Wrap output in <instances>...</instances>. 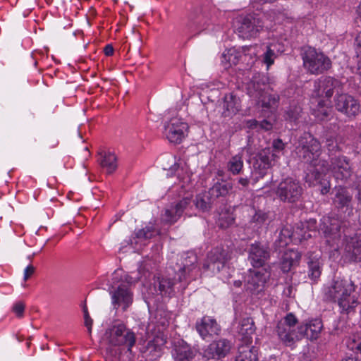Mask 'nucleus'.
Wrapping results in <instances>:
<instances>
[{
	"label": "nucleus",
	"instance_id": "nucleus-10",
	"mask_svg": "<svg viewBox=\"0 0 361 361\" xmlns=\"http://www.w3.org/2000/svg\"><path fill=\"white\" fill-rule=\"evenodd\" d=\"M275 193L281 202L295 203L300 200L303 187L298 179L288 177L278 184Z\"/></svg>",
	"mask_w": 361,
	"mask_h": 361
},
{
	"label": "nucleus",
	"instance_id": "nucleus-55",
	"mask_svg": "<svg viewBox=\"0 0 361 361\" xmlns=\"http://www.w3.org/2000/svg\"><path fill=\"white\" fill-rule=\"evenodd\" d=\"M250 183V180L248 178H240L238 179V183L240 184L243 187H247Z\"/></svg>",
	"mask_w": 361,
	"mask_h": 361
},
{
	"label": "nucleus",
	"instance_id": "nucleus-33",
	"mask_svg": "<svg viewBox=\"0 0 361 361\" xmlns=\"http://www.w3.org/2000/svg\"><path fill=\"white\" fill-rule=\"evenodd\" d=\"M300 259L299 252L294 250H286L281 258V269L283 272H288L293 266L296 264Z\"/></svg>",
	"mask_w": 361,
	"mask_h": 361
},
{
	"label": "nucleus",
	"instance_id": "nucleus-17",
	"mask_svg": "<svg viewBox=\"0 0 361 361\" xmlns=\"http://www.w3.org/2000/svg\"><path fill=\"white\" fill-rule=\"evenodd\" d=\"M197 262V257L192 252H185L180 255L176 263L180 282L193 279V273H197L198 271L196 266Z\"/></svg>",
	"mask_w": 361,
	"mask_h": 361
},
{
	"label": "nucleus",
	"instance_id": "nucleus-19",
	"mask_svg": "<svg viewBox=\"0 0 361 361\" xmlns=\"http://www.w3.org/2000/svg\"><path fill=\"white\" fill-rule=\"evenodd\" d=\"M270 274L265 269L250 271L247 277L245 288L252 295H258L264 291Z\"/></svg>",
	"mask_w": 361,
	"mask_h": 361
},
{
	"label": "nucleus",
	"instance_id": "nucleus-40",
	"mask_svg": "<svg viewBox=\"0 0 361 361\" xmlns=\"http://www.w3.org/2000/svg\"><path fill=\"white\" fill-rule=\"evenodd\" d=\"M341 140L338 136L329 135L326 138V147L329 152V156H336V154L341 150Z\"/></svg>",
	"mask_w": 361,
	"mask_h": 361
},
{
	"label": "nucleus",
	"instance_id": "nucleus-58",
	"mask_svg": "<svg viewBox=\"0 0 361 361\" xmlns=\"http://www.w3.org/2000/svg\"><path fill=\"white\" fill-rule=\"evenodd\" d=\"M83 313H84V319H88L90 317V314H89V312H88V310H87V308L86 306H85L83 307Z\"/></svg>",
	"mask_w": 361,
	"mask_h": 361
},
{
	"label": "nucleus",
	"instance_id": "nucleus-18",
	"mask_svg": "<svg viewBox=\"0 0 361 361\" xmlns=\"http://www.w3.org/2000/svg\"><path fill=\"white\" fill-rule=\"evenodd\" d=\"M231 343L225 338L214 341L202 350V357L206 361H216L226 357L230 352Z\"/></svg>",
	"mask_w": 361,
	"mask_h": 361
},
{
	"label": "nucleus",
	"instance_id": "nucleus-24",
	"mask_svg": "<svg viewBox=\"0 0 361 361\" xmlns=\"http://www.w3.org/2000/svg\"><path fill=\"white\" fill-rule=\"evenodd\" d=\"M312 114L318 121H326L333 116V106L331 100L312 97Z\"/></svg>",
	"mask_w": 361,
	"mask_h": 361
},
{
	"label": "nucleus",
	"instance_id": "nucleus-50",
	"mask_svg": "<svg viewBox=\"0 0 361 361\" xmlns=\"http://www.w3.org/2000/svg\"><path fill=\"white\" fill-rule=\"evenodd\" d=\"M164 159L173 164V165L169 167V171H171L173 172L178 170L180 163H178L176 161V159L175 157L168 154L165 156Z\"/></svg>",
	"mask_w": 361,
	"mask_h": 361
},
{
	"label": "nucleus",
	"instance_id": "nucleus-23",
	"mask_svg": "<svg viewBox=\"0 0 361 361\" xmlns=\"http://www.w3.org/2000/svg\"><path fill=\"white\" fill-rule=\"evenodd\" d=\"M195 329L204 340L219 335L221 330L216 319L207 315L202 317L196 322Z\"/></svg>",
	"mask_w": 361,
	"mask_h": 361
},
{
	"label": "nucleus",
	"instance_id": "nucleus-31",
	"mask_svg": "<svg viewBox=\"0 0 361 361\" xmlns=\"http://www.w3.org/2000/svg\"><path fill=\"white\" fill-rule=\"evenodd\" d=\"M163 344V343H159L158 338H154L147 343L142 352L146 359L150 361L156 360L161 355V345Z\"/></svg>",
	"mask_w": 361,
	"mask_h": 361
},
{
	"label": "nucleus",
	"instance_id": "nucleus-32",
	"mask_svg": "<svg viewBox=\"0 0 361 361\" xmlns=\"http://www.w3.org/2000/svg\"><path fill=\"white\" fill-rule=\"evenodd\" d=\"M255 324L251 318H245L241 320L239 326L238 333L242 336L244 343H251L252 336L255 333Z\"/></svg>",
	"mask_w": 361,
	"mask_h": 361
},
{
	"label": "nucleus",
	"instance_id": "nucleus-44",
	"mask_svg": "<svg viewBox=\"0 0 361 361\" xmlns=\"http://www.w3.org/2000/svg\"><path fill=\"white\" fill-rule=\"evenodd\" d=\"M157 233V231L154 225L149 224L145 228L136 232L135 235L137 238L149 239Z\"/></svg>",
	"mask_w": 361,
	"mask_h": 361
},
{
	"label": "nucleus",
	"instance_id": "nucleus-61",
	"mask_svg": "<svg viewBox=\"0 0 361 361\" xmlns=\"http://www.w3.org/2000/svg\"><path fill=\"white\" fill-rule=\"evenodd\" d=\"M357 18H360V20H361V3L360 4V5L357 7Z\"/></svg>",
	"mask_w": 361,
	"mask_h": 361
},
{
	"label": "nucleus",
	"instance_id": "nucleus-43",
	"mask_svg": "<svg viewBox=\"0 0 361 361\" xmlns=\"http://www.w3.org/2000/svg\"><path fill=\"white\" fill-rule=\"evenodd\" d=\"M271 156L277 161L279 157L283 154L285 148V144L281 139L274 140L272 142L271 147Z\"/></svg>",
	"mask_w": 361,
	"mask_h": 361
},
{
	"label": "nucleus",
	"instance_id": "nucleus-48",
	"mask_svg": "<svg viewBox=\"0 0 361 361\" xmlns=\"http://www.w3.org/2000/svg\"><path fill=\"white\" fill-rule=\"evenodd\" d=\"M270 114H267L265 116H267V118L262 120L259 122V128L263 129L266 131L270 130L273 128V124L274 121V118Z\"/></svg>",
	"mask_w": 361,
	"mask_h": 361
},
{
	"label": "nucleus",
	"instance_id": "nucleus-49",
	"mask_svg": "<svg viewBox=\"0 0 361 361\" xmlns=\"http://www.w3.org/2000/svg\"><path fill=\"white\" fill-rule=\"evenodd\" d=\"M12 310L18 317H22L25 310V305L22 302H17L13 305Z\"/></svg>",
	"mask_w": 361,
	"mask_h": 361
},
{
	"label": "nucleus",
	"instance_id": "nucleus-29",
	"mask_svg": "<svg viewBox=\"0 0 361 361\" xmlns=\"http://www.w3.org/2000/svg\"><path fill=\"white\" fill-rule=\"evenodd\" d=\"M271 92L269 91L268 94L264 93L263 96L257 99L264 116H266L267 114L273 115L278 107L279 96L276 93H271Z\"/></svg>",
	"mask_w": 361,
	"mask_h": 361
},
{
	"label": "nucleus",
	"instance_id": "nucleus-39",
	"mask_svg": "<svg viewBox=\"0 0 361 361\" xmlns=\"http://www.w3.org/2000/svg\"><path fill=\"white\" fill-rule=\"evenodd\" d=\"M158 286L160 294L163 296H171L173 292L174 282L170 279L158 278L155 286Z\"/></svg>",
	"mask_w": 361,
	"mask_h": 361
},
{
	"label": "nucleus",
	"instance_id": "nucleus-59",
	"mask_svg": "<svg viewBox=\"0 0 361 361\" xmlns=\"http://www.w3.org/2000/svg\"><path fill=\"white\" fill-rule=\"evenodd\" d=\"M342 361H358L357 358L355 357H345L342 360Z\"/></svg>",
	"mask_w": 361,
	"mask_h": 361
},
{
	"label": "nucleus",
	"instance_id": "nucleus-8",
	"mask_svg": "<svg viewBox=\"0 0 361 361\" xmlns=\"http://www.w3.org/2000/svg\"><path fill=\"white\" fill-rule=\"evenodd\" d=\"M106 336L109 343L114 346L125 345L128 352H132V348L136 342L135 334L128 329L123 322H115L106 331Z\"/></svg>",
	"mask_w": 361,
	"mask_h": 361
},
{
	"label": "nucleus",
	"instance_id": "nucleus-28",
	"mask_svg": "<svg viewBox=\"0 0 361 361\" xmlns=\"http://www.w3.org/2000/svg\"><path fill=\"white\" fill-rule=\"evenodd\" d=\"M262 61L268 70L274 63L276 59L283 51V46L278 42H273L262 47Z\"/></svg>",
	"mask_w": 361,
	"mask_h": 361
},
{
	"label": "nucleus",
	"instance_id": "nucleus-56",
	"mask_svg": "<svg viewBox=\"0 0 361 361\" xmlns=\"http://www.w3.org/2000/svg\"><path fill=\"white\" fill-rule=\"evenodd\" d=\"M247 125L251 128H259V122L257 120L252 119L247 121Z\"/></svg>",
	"mask_w": 361,
	"mask_h": 361
},
{
	"label": "nucleus",
	"instance_id": "nucleus-13",
	"mask_svg": "<svg viewBox=\"0 0 361 361\" xmlns=\"http://www.w3.org/2000/svg\"><path fill=\"white\" fill-rule=\"evenodd\" d=\"M335 109L348 118H355L361 111L358 99L348 93L337 92L334 97Z\"/></svg>",
	"mask_w": 361,
	"mask_h": 361
},
{
	"label": "nucleus",
	"instance_id": "nucleus-1",
	"mask_svg": "<svg viewBox=\"0 0 361 361\" xmlns=\"http://www.w3.org/2000/svg\"><path fill=\"white\" fill-rule=\"evenodd\" d=\"M297 154L302 160L310 165L307 169V178H320L322 173L330 171L337 183H348L353 175L349 159L344 156L331 158V165L319 159L322 146L319 141L309 133L304 132L298 139L296 146Z\"/></svg>",
	"mask_w": 361,
	"mask_h": 361
},
{
	"label": "nucleus",
	"instance_id": "nucleus-6",
	"mask_svg": "<svg viewBox=\"0 0 361 361\" xmlns=\"http://www.w3.org/2000/svg\"><path fill=\"white\" fill-rule=\"evenodd\" d=\"M350 228H341V235L338 243L334 247L329 245L334 250H343V256L350 262H361V235L357 233L351 235Z\"/></svg>",
	"mask_w": 361,
	"mask_h": 361
},
{
	"label": "nucleus",
	"instance_id": "nucleus-46",
	"mask_svg": "<svg viewBox=\"0 0 361 361\" xmlns=\"http://www.w3.org/2000/svg\"><path fill=\"white\" fill-rule=\"evenodd\" d=\"M301 112L302 109L300 106H290L286 112L285 118L290 122H295L300 116Z\"/></svg>",
	"mask_w": 361,
	"mask_h": 361
},
{
	"label": "nucleus",
	"instance_id": "nucleus-38",
	"mask_svg": "<svg viewBox=\"0 0 361 361\" xmlns=\"http://www.w3.org/2000/svg\"><path fill=\"white\" fill-rule=\"evenodd\" d=\"M243 160L241 154H238L231 157L226 164L228 172L235 176L240 173L243 169Z\"/></svg>",
	"mask_w": 361,
	"mask_h": 361
},
{
	"label": "nucleus",
	"instance_id": "nucleus-30",
	"mask_svg": "<svg viewBox=\"0 0 361 361\" xmlns=\"http://www.w3.org/2000/svg\"><path fill=\"white\" fill-rule=\"evenodd\" d=\"M98 161L100 166L111 174L114 173L118 166L117 158L114 153L109 151L102 150L98 153Z\"/></svg>",
	"mask_w": 361,
	"mask_h": 361
},
{
	"label": "nucleus",
	"instance_id": "nucleus-14",
	"mask_svg": "<svg viewBox=\"0 0 361 361\" xmlns=\"http://www.w3.org/2000/svg\"><path fill=\"white\" fill-rule=\"evenodd\" d=\"M342 86L340 80L330 76H323L314 82L312 97L330 100L335 90L338 91Z\"/></svg>",
	"mask_w": 361,
	"mask_h": 361
},
{
	"label": "nucleus",
	"instance_id": "nucleus-37",
	"mask_svg": "<svg viewBox=\"0 0 361 361\" xmlns=\"http://www.w3.org/2000/svg\"><path fill=\"white\" fill-rule=\"evenodd\" d=\"M302 228L298 227V238L300 240H307L312 237V233H315L317 228V221L314 219H310L305 223L301 224Z\"/></svg>",
	"mask_w": 361,
	"mask_h": 361
},
{
	"label": "nucleus",
	"instance_id": "nucleus-16",
	"mask_svg": "<svg viewBox=\"0 0 361 361\" xmlns=\"http://www.w3.org/2000/svg\"><path fill=\"white\" fill-rule=\"evenodd\" d=\"M188 124L178 117L171 118L164 125V133L171 143L179 144L188 135Z\"/></svg>",
	"mask_w": 361,
	"mask_h": 361
},
{
	"label": "nucleus",
	"instance_id": "nucleus-9",
	"mask_svg": "<svg viewBox=\"0 0 361 361\" xmlns=\"http://www.w3.org/2000/svg\"><path fill=\"white\" fill-rule=\"evenodd\" d=\"M302 58L305 68L311 74L323 73L331 66L330 59L312 47L306 48L302 54Z\"/></svg>",
	"mask_w": 361,
	"mask_h": 361
},
{
	"label": "nucleus",
	"instance_id": "nucleus-63",
	"mask_svg": "<svg viewBox=\"0 0 361 361\" xmlns=\"http://www.w3.org/2000/svg\"><path fill=\"white\" fill-rule=\"evenodd\" d=\"M262 1H264L265 3H272L276 1V0H261Z\"/></svg>",
	"mask_w": 361,
	"mask_h": 361
},
{
	"label": "nucleus",
	"instance_id": "nucleus-4",
	"mask_svg": "<svg viewBox=\"0 0 361 361\" xmlns=\"http://www.w3.org/2000/svg\"><path fill=\"white\" fill-rule=\"evenodd\" d=\"M232 190V183L221 180L214 183L208 191L197 195L195 199L189 197H184L183 199L187 200L189 216L196 215V210L202 212L209 210L217 199L226 197Z\"/></svg>",
	"mask_w": 361,
	"mask_h": 361
},
{
	"label": "nucleus",
	"instance_id": "nucleus-47",
	"mask_svg": "<svg viewBox=\"0 0 361 361\" xmlns=\"http://www.w3.org/2000/svg\"><path fill=\"white\" fill-rule=\"evenodd\" d=\"M267 218L268 215L267 213L262 211H258L255 212V215H253L252 218V222L256 223L257 226L260 227L266 222Z\"/></svg>",
	"mask_w": 361,
	"mask_h": 361
},
{
	"label": "nucleus",
	"instance_id": "nucleus-52",
	"mask_svg": "<svg viewBox=\"0 0 361 361\" xmlns=\"http://www.w3.org/2000/svg\"><path fill=\"white\" fill-rule=\"evenodd\" d=\"M35 271V268L32 264L27 265L24 269V281H27L34 273Z\"/></svg>",
	"mask_w": 361,
	"mask_h": 361
},
{
	"label": "nucleus",
	"instance_id": "nucleus-22",
	"mask_svg": "<svg viewBox=\"0 0 361 361\" xmlns=\"http://www.w3.org/2000/svg\"><path fill=\"white\" fill-rule=\"evenodd\" d=\"M270 258V248L259 242H255L250 245L248 260L253 267H262Z\"/></svg>",
	"mask_w": 361,
	"mask_h": 361
},
{
	"label": "nucleus",
	"instance_id": "nucleus-15",
	"mask_svg": "<svg viewBox=\"0 0 361 361\" xmlns=\"http://www.w3.org/2000/svg\"><path fill=\"white\" fill-rule=\"evenodd\" d=\"M231 259L228 252L223 247L213 248L207 255V260L203 264L204 271H209L216 274L220 272Z\"/></svg>",
	"mask_w": 361,
	"mask_h": 361
},
{
	"label": "nucleus",
	"instance_id": "nucleus-7",
	"mask_svg": "<svg viewBox=\"0 0 361 361\" xmlns=\"http://www.w3.org/2000/svg\"><path fill=\"white\" fill-rule=\"evenodd\" d=\"M298 320L293 313L287 314L277 324L276 332L279 338L287 346H292L302 339Z\"/></svg>",
	"mask_w": 361,
	"mask_h": 361
},
{
	"label": "nucleus",
	"instance_id": "nucleus-54",
	"mask_svg": "<svg viewBox=\"0 0 361 361\" xmlns=\"http://www.w3.org/2000/svg\"><path fill=\"white\" fill-rule=\"evenodd\" d=\"M93 321L91 317L85 319V326L87 328L89 334L92 331Z\"/></svg>",
	"mask_w": 361,
	"mask_h": 361
},
{
	"label": "nucleus",
	"instance_id": "nucleus-2",
	"mask_svg": "<svg viewBox=\"0 0 361 361\" xmlns=\"http://www.w3.org/2000/svg\"><path fill=\"white\" fill-rule=\"evenodd\" d=\"M333 205L338 212V216H323L320 229L325 240L331 246L336 245L341 235V228L351 226L350 219L354 215L353 195L346 188H335L332 198Z\"/></svg>",
	"mask_w": 361,
	"mask_h": 361
},
{
	"label": "nucleus",
	"instance_id": "nucleus-41",
	"mask_svg": "<svg viewBox=\"0 0 361 361\" xmlns=\"http://www.w3.org/2000/svg\"><path fill=\"white\" fill-rule=\"evenodd\" d=\"M325 174H326V173H322L321 176H320V178L317 179V180L314 177H312L311 179H309V178H307V174L306 175L307 182H310V184L314 185L316 184L321 185L320 191L322 195L327 194L329 192L330 188H331L330 182L326 179L322 178V176L325 175Z\"/></svg>",
	"mask_w": 361,
	"mask_h": 361
},
{
	"label": "nucleus",
	"instance_id": "nucleus-12",
	"mask_svg": "<svg viewBox=\"0 0 361 361\" xmlns=\"http://www.w3.org/2000/svg\"><path fill=\"white\" fill-rule=\"evenodd\" d=\"M250 161L252 166V173L255 183L267 174V170L274 164L276 160L271 156V148L266 147L259 151Z\"/></svg>",
	"mask_w": 361,
	"mask_h": 361
},
{
	"label": "nucleus",
	"instance_id": "nucleus-21",
	"mask_svg": "<svg viewBox=\"0 0 361 361\" xmlns=\"http://www.w3.org/2000/svg\"><path fill=\"white\" fill-rule=\"evenodd\" d=\"M255 47L244 46L240 48L232 47L226 50L221 55V63L224 68H228L232 65H236L243 57L247 55L255 54Z\"/></svg>",
	"mask_w": 361,
	"mask_h": 361
},
{
	"label": "nucleus",
	"instance_id": "nucleus-45",
	"mask_svg": "<svg viewBox=\"0 0 361 361\" xmlns=\"http://www.w3.org/2000/svg\"><path fill=\"white\" fill-rule=\"evenodd\" d=\"M235 218L232 213L223 212L220 214L218 220L219 226L221 228H226L234 223Z\"/></svg>",
	"mask_w": 361,
	"mask_h": 361
},
{
	"label": "nucleus",
	"instance_id": "nucleus-27",
	"mask_svg": "<svg viewBox=\"0 0 361 361\" xmlns=\"http://www.w3.org/2000/svg\"><path fill=\"white\" fill-rule=\"evenodd\" d=\"M172 355L174 361H192L196 353L185 341L179 340L174 343Z\"/></svg>",
	"mask_w": 361,
	"mask_h": 361
},
{
	"label": "nucleus",
	"instance_id": "nucleus-25",
	"mask_svg": "<svg viewBox=\"0 0 361 361\" xmlns=\"http://www.w3.org/2000/svg\"><path fill=\"white\" fill-rule=\"evenodd\" d=\"M187 200L183 198L174 205L166 209L164 213L161 215V219L166 224H172L176 222L180 216L185 214L189 216L188 210Z\"/></svg>",
	"mask_w": 361,
	"mask_h": 361
},
{
	"label": "nucleus",
	"instance_id": "nucleus-35",
	"mask_svg": "<svg viewBox=\"0 0 361 361\" xmlns=\"http://www.w3.org/2000/svg\"><path fill=\"white\" fill-rule=\"evenodd\" d=\"M223 114L226 117L236 114L240 109L238 98L231 94L226 95L223 102Z\"/></svg>",
	"mask_w": 361,
	"mask_h": 361
},
{
	"label": "nucleus",
	"instance_id": "nucleus-11",
	"mask_svg": "<svg viewBox=\"0 0 361 361\" xmlns=\"http://www.w3.org/2000/svg\"><path fill=\"white\" fill-rule=\"evenodd\" d=\"M234 27L240 37L251 39L256 37L262 30L263 23L255 15L240 16L235 18Z\"/></svg>",
	"mask_w": 361,
	"mask_h": 361
},
{
	"label": "nucleus",
	"instance_id": "nucleus-34",
	"mask_svg": "<svg viewBox=\"0 0 361 361\" xmlns=\"http://www.w3.org/2000/svg\"><path fill=\"white\" fill-rule=\"evenodd\" d=\"M308 276L313 281H316L321 276L322 263L320 257L312 255L309 256L308 261Z\"/></svg>",
	"mask_w": 361,
	"mask_h": 361
},
{
	"label": "nucleus",
	"instance_id": "nucleus-62",
	"mask_svg": "<svg viewBox=\"0 0 361 361\" xmlns=\"http://www.w3.org/2000/svg\"><path fill=\"white\" fill-rule=\"evenodd\" d=\"M234 284H235V286L240 287L241 286V282L240 281H235Z\"/></svg>",
	"mask_w": 361,
	"mask_h": 361
},
{
	"label": "nucleus",
	"instance_id": "nucleus-36",
	"mask_svg": "<svg viewBox=\"0 0 361 361\" xmlns=\"http://www.w3.org/2000/svg\"><path fill=\"white\" fill-rule=\"evenodd\" d=\"M250 343H245L238 347V355L235 361H257V350L250 345Z\"/></svg>",
	"mask_w": 361,
	"mask_h": 361
},
{
	"label": "nucleus",
	"instance_id": "nucleus-51",
	"mask_svg": "<svg viewBox=\"0 0 361 361\" xmlns=\"http://www.w3.org/2000/svg\"><path fill=\"white\" fill-rule=\"evenodd\" d=\"M354 44L357 56H361V31L355 37Z\"/></svg>",
	"mask_w": 361,
	"mask_h": 361
},
{
	"label": "nucleus",
	"instance_id": "nucleus-64",
	"mask_svg": "<svg viewBox=\"0 0 361 361\" xmlns=\"http://www.w3.org/2000/svg\"><path fill=\"white\" fill-rule=\"evenodd\" d=\"M288 292V294H290L291 293V290H292V288L291 287H288V289H287Z\"/></svg>",
	"mask_w": 361,
	"mask_h": 361
},
{
	"label": "nucleus",
	"instance_id": "nucleus-5",
	"mask_svg": "<svg viewBox=\"0 0 361 361\" xmlns=\"http://www.w3.org/2000/svg\"><path fill=\"white\" fill-rule=\"evenodd\" d=\"M123 274L121 269L116 270L114 272L109 291L114 308L117 310L121 307L123 310L126 311L133 303V293L130 286L136 282V280Z\"/></svg>",
	"mask_w": 361,
	"mask_h": 361
},
{
	"label": "nucleus",
	"instance_id": "nucleus-60",
	"mask_svg": "<svg viewBox=\"0 0 361 361\" xmlns=\"http://www.w3.org/2000/svg\"><path fill=\"white\" fill-rule=\"evenodd\" d=\"M356 197H357L358 202L360 204H361V186L360 188H358V192H357Z\"/></svg>",
	"mask_w": 361,
	"mask_h": 361
},
{
	"label": "nucleus",
	"instance_id": "nucleus-42",
	"mask_svg": "<svg viewBox=\"0 0 361 361\" xmlns=\"http://www.w3.org/2000/svg\"><path fill=\"white\" fill-rule=\"evenodd\" d=\"M298 233H299L298 228L293 232H291L288 227L283 228L279 235L280 245L284 246L288 245L290 240V238L293 236H295L296 235H298Z\"/></svg>",
	"mask_w": 361,
	"mask_h": 361
},
{
	"label": "nucleus",
	"instance_id": "nucleus-3",
	"mask_svg": "<svg viewBox=\"0 0 361 361\" xmlns=\"http://www.w3.org/2000/svg\"><path fill=\"white\" fill-rule=\"evenodd\" d=\"M355 289L352 281L338 279L325 286L323 291L326 300L336 302L341 313L349 314L358 305Z\"/></svg>",
	"mask_w": 361,
	"mask_h": 361
},
{
	"label": "nucleus",
	"instance_id": "nucleus-26",
	"mask_svg": "<svg viewBox=\"0 0 361 361\" xmlns=\"http://www.w3.org/2000/svg\"><path fill=\"white\" fill-rule=\"evenodd\" d=\"M322 329V322L318 318L305 321L300 325L302 339L306 337L310 341H315L320 336Z\"/></svg>",
	"mask_w": 361,
	"mask_h": 361
},
{
	"label": "nucleus",
	"instance_id": "nucleus-57",
	"mask_svg": "<svg viewBox=\"0 0 361 361\" xmlns=\"http://www.w3.org/2000/svg\"><path fill=\"white\" fill-rule=\"evenodd\" d=\"M189 20L192 23H194V25H196L197 26H198V24L200 23V21H197L196 19H195V16L192 14V13H190L189 15Z\"/></svg>",
	"mask_w": 361,
	"mask_h": 361
},
{
	"label": "nucleus",
	"instance_id": "nucleus-53",
	"mask_svg": "<svg viewBox=\"0 0 361 361\" xmlns=\"http://www.w3.org/2000/svg\"><path fill=\"white\" fill-rule=\"evenodd\" d=\"M114 51V48L111 44H107L104 47V50L105 55L108 56L113 55Z\"/></svg>",
	"mask_w": 361,
	"mask_h": 361
},
{
	"label": "nucleus",
	"instance_id": "nucleus-20",
	"mask_svg": "<svg viewBox=\"0 0 361 361\" xmlns=\"http://www.w3.org/2000/svg\"><path fill=\"white\" fill-rule=\"evenodd\" d=\"M269 81V79L265 74H255L247 84V92L249 96L257 99L264 93L268 94L269 91H272Z\"/></svg>",
	"mask_w": 361,
	"mask_h": 361
}]
</instances>
